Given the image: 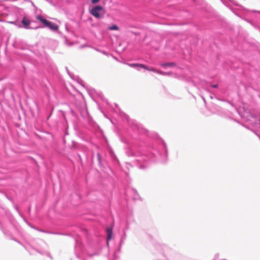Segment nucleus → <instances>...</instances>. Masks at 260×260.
<instances>
[{
  "mask_svg": "<svg viewBox=\"0 0 260 260\" xmlns=\"http://www.w3.org/2000/svg\"><path fill=\"white\" fill-rule=\"evenodd\" d=\"M125 239V233H124L123 236L121 237V241H120V245L122 244V243L124 242V240Z\"/></svg>",
  "mask_w": 260,
  "mask_h": 260,
  "instance_id": "nucleus-16",
  "label": "nucleus"
},
{
  "mask_svg": "<svg viewBox=\"0 0 260 260\" xmlns=\"http://www.w3.org/2000/svg\"><path fill=\"white\" fill-rule=\"evenodd\" d=\"M100 0H91V3L92 4H95L98 3Z\"/></svg>",
  "mask_w": 260,
  "mask_h": 260,
  "instance_id": "nucleus-17",
  "label": "nucleus"
},
{
  "mask_svg": "<svg viewBox=\"0 0 260 260\" xmlns=\"http://www.w3.org/2000/svg\"><path fill=\"white\" fill-rule=\"evenodd\" d=\"M156 73L160 74V75H169V74L168 73H166V72H162V71H158V70H157Z\"/></svg>",
  "mask_w": 260,
  "mask_h": 260,
  "instance_id": "nucleus-15",
  "label": "nucleus"
},
{
  "mask_svg": "<svg viewBox=\"0 0 260 260\" xmlns=\"http://www.w3.org/2000/svg\"><path fill=\"white\" fill-rule=\"evenodd\" d=\"M102 53L104 54H105L106 55L107 54V53L105 52V51H103Z\"/></svg>",
  "mask_w": 260,
  "mask_h": 260,
  "instance_id": "nucleus-22",
  "label": "nucleus"
},
{
  "mask_svg": "<svg viewBox=\"0 0 260 260\" xmlns=\"http://www.w3.org/2000/svg\"><path fill=\"white\" fill-rule=\"evenodd\" d=\"M78 244L77 243V244H76V245H75V249H76V250H77V248H78Z\"/></svg>",
  "mask_w": 260,
  "mask_h": 260,
  "instance_id": "nucleus-21",
  "label": "nucleus"
},
{
  "mask_svg": "<svg viewBox=\"0 0 260 260\" xmlns=\"http://www.w3.org/2000/svg\"><path fill=\"white\" fill-rule=\"evenodd\" d=\"M45 26L54 31L57 30L58 28V27L56 24L49 21H48Z\"/></svg>",
  "mask_w": 260,
  "mask_h": 260,
  "instance_id": "nucleus-7",
  "label": "nucleus"
},
{
  "mask_svg": "<svg viewBox=\"0 0 260 260\" xmlns=\"http://www.w3.org/2000/svg\"><path fill=\"white\" fill-rule=\"evenodd\" d=\"M98 156L99 159L100 160V155L99 154H98Z\"/></svg>",
  "mask_w": 260,
  "mask_h": 260,
  "instance_id": "nucleus-23",
  "label": "nucleus"
},
{
  "mask_svg": "<svg viewBox=\"0 0 260 260\" xmlns=\"http://www.w3.org/2000/svg\"><path fill=\"white\" fill-rule=\"evenodd\" d=\"M103 9V7L101 6H96L92 8L90 10V14L97 18L101 17L100 11Z\"/></svg>",
  "mask_w": 260,
  "mask_h": 260,
  "instance_id": "nucleus-4",
  "label": "nucleus"
},
{
  "mask_svg": "<svg viewBox=\"0 0 260 260\" xmlns=\"http://www.w3.org/2000/svg\"><path fill=\"white\" fill-rule=\"evenodd\" d=\"M123 116L129 125V134L128 136H121L120 139L125 145V154L132 162L139 169H145L153 161L166 162L168 155L165 141L159 140L147 148L142 137L147 134V131L136 120L129 119L127 115L123 113Z\"/></svg>",
  "mask_w": 260,
  "mask_h": 260,
  "instance_id": "nucleus-1",
  "label": "nucleus"
},
{
  "mask_svg": "<svg viewBox=\"0 0 260 260\" xmlns=\"http://www.w3.org/2000/svg\"><path fill=\"white\" fill-rule=\"evenodd\" d=\"M161 66L163 67H174L176 66V64L174 62H167V63H162L161 64Z\"/></svg>",
  "mask_w": 260,
  "mask_h": 260,
  "instance_id": "nucleus-12",
  "label": "nucleus"
},
{
  "mask_svg": "<svg viewBox=\"0 0 260 260\" xmlns=\"http://www.w3.org/2000/svg\"><path fill=\"white\" fill-rule=\"evenodd\" d=\"M175 251L169 247L165 246L164 248V259L162 260H169L175 254Z\"/></svg>",
  "mask_w": 260,
  "mask_h": 260,
  "instance_id": "nucleus-2",
  "label": "nucleus"
},
{
  "mask_svg": "<svg viewBox=\"0 0 260 260\" xmlns=\"http://www.w3.org/2000/svg\"><path fill=\"white\" fill-rule=\"evenodd\" d=\"M140 66H141V68H142V69H144L147 70L149 71H152V72H153L155 73H157V70H155L152 68H148V67H147L146 66H145L144 64L140 65Z\"/></svg>",
  "mask_w": 260,
  "mask_h": 260,
  "instance_id": "nucleus-10",
  "label": "nucleus"
},
{
  "mask_svg": "<svg viewBox=\"0 0 260 260\" xmlns=\"http://www.w3.org/2000/svg\"><path fill=\"white\" fill-rule=\"evenodd\" d=\"M125 194L127 199H131L132 198L133 200H136L139 197L137 191L134 189L127 190L125 192Z\"/></svg>",
  "mask_w": 260,
  "mask_h": 260,
  "instance_id": "nucleus-3",
  "label": "nucleus"
},
{
  "mask_svg": "<svg viewBox=\"0 0 260 260\" xmlns=\"http://www.w3.org/2000/svg\"><path fill=\"white\" fill-rule=\"evenodd\" d=\"M30 22V20L26 17H24L21 20V23L23 25L24 28L25 29L30 28V27L29 26Z\"/></svg>",
  "mask_w": 260,
  "mask_h": 260,
  "instance_id": "nucleus-6",
  "label": "nucleus"
},
{
  "mask_svg": "<svg viewBox=\"0 0 260 260\" xmlns=\"http://www.w3.org/2000/svg\"><path fill=\"white\" fill-rule=\"evenodd\" d=\"M0 229L4 233V230H3V228H2V224H1V222H0Z\"/></svg>",
  "mask_w": 260,
  "mask_h": 260,
  "instance_id": "nucleus-20",
  "label": "nucleus"
},
{
  "mask_svg": "<svg viewBox=\"0 0 260 260\" xmlns=\"http://www.w3.org/2000/svg\"><path fill=\"white\" fill-rule=\"evenodd\" d=\"M211 86L213 88H217L218 86V84H213Z\"/></svg>",
  "mask_w": 260,
  "mask_h": 260,
  "instance_id": "nucleus-18",
  "label": "nucleus"
},
{
  "mask_svg": "<svg viewBox=\"0 0 260 260\" xmlns=\"http://www.w3.org/2000/svg\"><path fill=\"white\" fill-rule=\"evenodd\" d=\"M118 29H119L118 27L115 24H114V25H112L111 26L109 27L110 30H118Z\"/></svg>",
  "mask_w": 260,
  "mask_h": 260,
  "instance_id": "nucleus-13",
  "label": "nucleus"
},
{
  "mask_svg": "<svg viewBox=\"0 0 260 260\" xmlns=\"http://www.w3.org/2000/svg\"><path fill=\"white\" fill-rule=\"evenodd\" d=\"M203 100H204V102L205 103V99L204 98H203Z\"/></svg>",
  "mask_w": 260,
  "mask_h": 260,
  "instance_id": "nucleus-25",
  "label": "nucleus"
},
{
  "mask_svg": "<svg viewBox=\"0 0 260 260\" xmlns=\"http://www.w3.org/2000/svg\"><path fill=\"white\" fill-rule=\"evenodd\" d=\"M37 19L40 21L44 26L46 25L47 23L48 22V20H46V19L44 18L42 16L38 15L37 16Z\"/></svg>",
  "mask_w": 260,
  "mask_h": 260,
  "instance_id": "nucleus-9",
  "label": "nucleus"
},
{
  "mask_svg": "<svg viewBox=\"0 0 260 260\" xmlns=\"http://www.w3.org/2000/svg\"><path fill=\"white\" fill-rule=\"evenodd\" d=\"M66 70H67V72L68 74H69V75L71 77V75H70V73H69V70H68V69L67 67H66Z\"/></svg>",
  "mask_w": 260,
  "mask_h": 260,
  "instance_id": "nucleus-19",
  "label": "nucleus"
},
{
  "mask_svg": "<svg viewBox=\"0 0 260 260\" xmlns=\"http://www.w3.org/2000/svg\"><path fill=\"white\" fill-rule=\"evenodd\" d=\"M37 251L41 254L45 255L48 257H49L51 259H52V257L50 254V253L46 250H42V249H38Z\"/></svg>",
  "mask_w": 260,
  "mask_h": 260,
  "instance_id": "nucleus-8",
  "label": "nucleus"
},
{
  "mask_svg": "<svg viewBox=\"0 0 260 260\" xmlns=\"http://www.w3.org/2000/svg\"><path fill=\"white\" fill-rule=\"evenodd\" d=\"M41 243H42V244H43L44 245H45V243L43 241H41Z\"/></svg>",
  "mask_w": 260,
  "mask_h": 260,
  "instance_id": "nucleus-24",
  "label": "nucleus"
},
{
  "mask_svg": "<svg viewBox=\"0 0 260 260\" xmlns=\"http://www.w3.org/2000/svg\"><path fill=\"white\" fill-rule=\"evenodd\" d=\"M128 66L131 67L137 68L138 70H140L141 68L140 65H143V64L140 63H129Z\"/></svg>",
  "mask_w": 260,
  "mask_h": 260,
  "instance_id": "nucleus-11",
  "label": "nucleus"
},
{
  "mask_svg": "<svg viewBox=\"0 0 260 260\" xmlns=\"http://www.w3.org/2000/svg\"><path fill=\"white\" fill-rule=\"evenodd\" d=\"M119 249H117V250L115 251V253L114 254L113 258L112 260H119V258H118V257L117 256V255H116V253H117V252H119Z\"/></svg>",
  "mask_w": 260,
  "mask_h": 260,
  "instance_id": "nucleus-14",
  "label": "nucleus"
},
{
  "mask_svg": "<svg viewBox=\"0 0 260 260\" xmlns=\"http://www.w3.org/2000/svg\"><path fill=\"white\" fill-rule=\"evenodd\" d=\"M106 232H107V244L108 245L109 241L111 240L112 236H113L112 228L111 227L107 228Z\"/></svg>",
  "mask_w": 260,
  "mask_h": 260,
  "instance_id": "nucleus-5",
  "label": "nucleus"
}]
</instances>
